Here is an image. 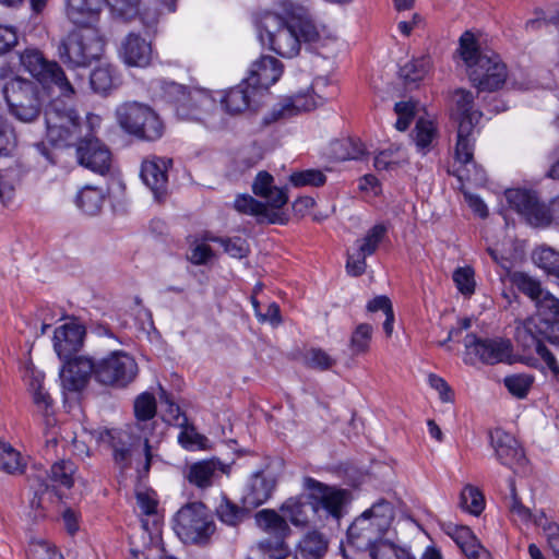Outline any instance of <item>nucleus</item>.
<instances>
[{
  "label": "nucleus",
  "instance_id": "obj_25",
  "mask_svg": "<svg viewBox=\"0 0 559 559\" xmlns=\"http://www.w3.org/2000/svg\"><path fill=\"white\" fill-rule=\"evenodd\" d=\"M490 445L500 464L509 468L522 466L525 454L518 440L509 432L497 428L489 433Z\"/></svg>",
  "mask_w": 559,
  "mask_h": 559
},
{
  "label": "nucleus",
  "instance_id": "obj_39",
  "mask_svg": "<svg viewBox=\"0 0 559 559\" xmlns=\"http://www.w3.org/2000/svg\"><path fill=\"white\" fill-rule=\"evenodd\" d=\"M255 522L261 530L273 536L272 539H277V543L285 539L290 532L286 520L271 509L257 512Z\"/></svg>",
  "mask_w": 559,
  "mask_h": 559
},
{
  "label": "nucleus",
  "instance_id": "obj_37",
  "mask_svg": "<svg viewBox=\"0 0 559 559\" xmlns=\"http://www.w3.org/2000/svg\"><path fill=\"white\" fill-rule=\"evenodd\" d=\"M234 207L241 214L255 216L259 223H284L280 212L269 210L266 204L249 194L238 195L234 202Z\"/></svg>",
  "mask_w": 559,
  "mask_h": 559
},
{
  "label": "nucleus",
  "instance_id": "obj_30",
  "mask_svg": "<svg viewBox=\"0 0 559 559\" xmlns=\"http://www.w3.org/2000/svg\"><path fill=\"white\" fill-rule=\"evenodd\" d=\"M119 57L129 67L144 68L153 58L152 41L145 37H124L119 47Z\"/></svg>",
  "mask_w": 559,
  "mask_h": 559
},
{
  "label": "nucleus",
  "instance_id": "obj_49",
  "mask_svg": "<svg viewBox=\"0 0 559 559\" xmlns=\"http://www.w3.org/2000/svg\"><path fill=\"white\" fill-rule=\"evenodd\" d=\"M373 329L368 323H360L352 333L349 349L354 356L369 352Z\"/></svg>",
  "mask_w": 559,
  "mask_h": 559
},
{
  "label": "nucleus",
  "instance_id": "obj_33",
  "mask_svg": "<svg viewBox=\"0 0 559 559\" xmlns=\"http://www.w3.org/2000/svg\"><path fill=\"white\" fill-rule=\"evenodd\" d=\"M273 176L267 171H260L252 185L253 193L266 200L273 211L282 209L288 201L286 188H277L273 185Z\"/></svg>",
  "mask_w": 559,
  "mask_h": 559
},
{
  "label": "nucleus",
  "instance_id": "obj_10",
  "mask_svg": "<svg viewBox=\"0 0 559 559\" xmlns=\"http://www.w3.org/2000/svg\"><path fill=\"white\" fill-rule=\"evenodd\" d=\"M254 25L259 35H277L283 32L287 35H319L310 14L302 8L285 16L264 12L254 19Z\"/></svg>",
  "mask_w": 559,
  "mask_h": 559
},
{
  "label": "nucleus",
  "instance_id": "obj_32",
  "mask_svg": "<svg viewBox=\"0 0 559 559\" xmlns=\"http://www.w3.org/2000/svg\"><path fill=\"white\" fill-rule=\"evenodd\" d=\"M317 102L306 94H296L275 105L272 110L263 117V124L267 126L282 119L290 118L300 111H309L317 107Z\"/></svg>",
  "mask_w": 559,
  "mask_h": 559
},
{
  "label": "nucleus",
  "instance_id": "obj_50",
  "mask_svg": "<svg viewBox=\"0 0 559 559\" xmlns=\"http://www.w3.org/2000/svg\"><path fill=\"white\" fill-rule=\"evenodd\" d=\"M386 234V227L382 224L374 225L368 230L366 236L356 241L357 251L361 255H371L376 252L379 243L383 240Z\"/></svg>",
  "mask_w": 559,
  "mask_h": 559
},
{
  "label": "nucleus",
  "instance_id": "obj_9",
  "mask_svg": "<svg viewBox=\"0 0 559 559\" xmlns=\"http://www.w3.org/2000/svg\"><path fill=\"white\" fill-rule=\"evenodd\" d=\"M20 60L24 69L43 86H56L63 98L75 95V88L60 64L47 60L39 50L26 49Z\"/></svg>",
  "mask_w": 559,
  "mask_h": 559
},
{
  "label": "nucleus",
  "instance_id": "obj_24",
  "mask_svg": "<svg viewBox=\"0 0 559 559\" xmlns=\"http://www.w3.org/2000/svg\"><path fill=\"white\" fill-rule=\"evenodd\" d=\"M276 484V476L270 471L269 465L255 471L247 483L242 503L248 509H255L262 506L272 497Z\"/></svg>",
  "mask_w": 559,
  "mask_h": 559
},
{
  "label": "nucleus",
  "instance_id": "obj_35",
  "mask_svg": "<svg viewBox=\"0 0 559 559\" xmlns=\"http://www.w3.org/2000/svg\"><path fill=\"white\" fill-rule=\"evenodd\" d=\"M281 510L293 525L302 527L308 526L318 512L313 501L309 500L308 493L287 499Z\"/></svg>",
  "mask_w": 559,
  "mask_h": 559
},
{
  "label": "nucleus",
  "instance_id": "obj_4",
  "mask_svg": "<svg viewBox=\"0 0 559 559\" xmlns=\"http://www.w3.org/2000/svg\"><path fill=\"white\" fill-rule=\"evenodd\" d=\"M115 117L124 133L140 141L155 142L165 133V123L159 114L145 103L124 102L117 106Z\"/></svg>",
  "mask_w": 559,
  "mask_h": 559
},
{
  "label": "nucleus",
  "instance_id": "obj_28",
  "mask_svg": "<svg viewBox=\"0 0 559 559\" xmlns=\"http://www.w3.org/2000/svg\"><path fill=\"white\" fill-rule=\"evenodd\" d=\"M229 473V465L217 459L203 460L191 464L186 473L190 484L204 489L213 486L223 474Z\"/></svg>",
  "mask_w": 559,
  "mask_h": 559
},
{
  "label": "nucleus",
  "instance_id": "obj_13",
  "mask_svg": "<svg viewBox=\"0 0 559 559\" xmlns=\"http://www.w3.org/2000/svg\"><path fill=\"white\" fill-rule=\"evenodd\" d=\"M304 488L308 491L309 500L313 501L318 511L323 510L329 518L340 521L353 501L348 489L329 486L312 477L304 478Z\"/></svg>",
  "mask_w": 559,
  "mask_h": 559
},
{
  "label": "nucleus",
  "instance_id": "obj_62",
  "mask_svg": "<svg viewBox=\"0 0 559 559\" xmlns=\"http://www.w3.org/2000/svg\"><path fill=\"white\" fill-rule=\"evenodd\" d=\"M16 146V136L12 126L0 114V155H9Z\"/></svg>",
  "mask_w": 559,
  "mask_h": 559
},
{
  "label": "nucleus",
  "instance_id": "obj_52",
  "mask_svg": "<svg viewBox=\"0 0 559 559\" xmlns=\"http://www.w3.org/2000/svg\"><path fill=\"white\" fill-rule=\"evenodd\" d=\"M429 60L426 58L416 59L405 63L400 69V75L407 86L421 81L428 72Z\"/></svg>",
  "mask_w": 559,
  "mask_h": 559
},
{
  "label": "nucleus",
  "instance_id": "obj_60",
  "mask_svg": "<svg viewBox=\"0 0 559 559\" xmlns=\"http://www.w3.org/2000/svg\"><path fill=\"white\" fill-rule=\"evenodd\" d=\"M305 94L308 95V99L312 97L318 103V107L334 96L335 87L330 85V82L326 78L319 76L313 80L310 86V91L306 92Z\"/></svg>",
  "mask_w": 559,
  "mask_h": 559
},
{
  "label": "nucleus",
  "instance_id": "obj_23",
  "mask_svg": "<svg viewBox=\"0 0 559 559\" xmlns=\"http://www.w3.org/2000/svg\"><path fill=\"white\" fill-rule=\"evenodd\" d=\"M76 158L80 165L102 176L106 175L111 166L110 151L96 138H85L79 142Z\"/></svg>",
  "mask_w": 559,
  "mask_h": 559
},
{
  "label": "nucleus",
  "instance_id": "obj_63",
  "mask_svg": "<svg viewBox=\"0 0 559 559\" xmlns=\"http://www.w3.org/2000/svg\"><path fill=\"white\" fill-rule=\"evenodd\" d=\"M536 17L530 20L525 24V32L527 33H536L545 31L544 26L554 25L559 32V11L554 15L546 17L545 12L542 9H537L535 11Z\"/></svg>",
  "mask_w": 559,
  "mask_h": 559
},
{
  "label": "nucleus",
  "instance_id": "obj_29",
  "mask_svg": "<svg viewBox=\"0 0 559 559\" xmlns=\"http://www.w3.org/2000/svg\"><path fill=\"white\" fill-rule=\"evenodd\" d=\"M262 97L251 93V85L243 79L237 86L226 92L221 103L225 111L230 115L240 114L247 109H258Z\"/></svg>",
  "mask_w": 559,
  "mask_h": 559
},
{
  "label": "nucleus",
  "instance_id": "obj_55",
  "mask_svg": "<svg viewBox=\"0 0 559 559\" xmlns=\"http://www.w3.org/2000/svg\"><path fill=\"white\" fill-rule=\"evenodd\" d=\"M533 382L534 377L526 373L508 376L503 380L509 392L518 399H524L527 395Z\"/></svg>",
  "mask_w": 559,
  "mask_h": 559
},
{
  "label": "nucleus",
  "instance_id": "obj_59",
  "mask_svg": "<svg viewBox=\"0 0 559 559\" xmlns=\"http://www.w3.org/2000/svg\"><path fill=\"white\" fill-rule=\"evenodd\" d=\"M436 129L431 121L419 119L415 127V143L419 151L424 154L428 151L433 138Z\"/></svg>",
  "mask_w": 559,
  "mask_h": 559
},
{
  "label": "nucleus",
  "instance_id": "obj_56",
  "mask_svg": "<svg viewBox=\"0 0 559 559\" xmlns=\"http://www.w3.org/2000/svg\"><path fill=\"white\" fill-rule=\"evenodd\" d=\"M258 552L260 559H285L288 556V548L285 545V539L266 538L259 543Z\"/></svg>",
  "mask_w": 559,
  "mask_h": 559
},
{
  "label": "nucleus",
  "instance_id": "obj_22",
  "mask_svg": "<svg viewBox=\"0 0 559 559\" xmlns=\"http://www.w3.org/2000/svg\"><path fill=\"white\" fill-rule=\"evenodd\" d=\"M283 74V64L273 57L264 56L251 64L245 79L251 85V93L262 98Z\"/></svg>",
  "mask_w": 559,
  "mask_h": 559
},
{
  "label": "nucleus",
  "instance_id": "obj_51",
  "mask_svg": "<svg viewBox=\"0 0 559 559\" xmlns=\"http://www.w3.org/2000/svg\"><path fill=\"white\" fill-rule=\"evenodd\" d=\"M534 263L547 274L557 276L559 273V253L551 248L542 247L533 252Z\"/></svg>",
  "mask_w": 559,
  "mask_h": 559
},
{
  "label": "nucleus",
  "instance_id": "obj_16",
  "mask_svg": "<svg viewBox=\"0 0 559 559\" xmlns=\"http://www.w3.org/2000/svg\"><path fill=\"white\" fill-rule=\"evenodd\" d=\"M509 204L535 227H545L554 223L552 201L549 205L540 202L533 191L511 189L506 193Z\"/></svg>",
  "mask_w": 559,
  "mask_h": 559
},
{
  "label": "nucleus",
  "instance_id": "obj_61",
  "mask_svg": "<svg viewBox=\"0 0 559 559\" xmlns=\"http://www.w3.org/2000/svg\"><path fill=\"white\" fill-rule=\"evenodd\" d=\"M305 361L308 367L322 371L330 369L336 362L335 359L321 348H310L305 354Z\"/></svg>",
  "mask_w": 559,
  "mask_h": 559
},
{
  "label": "nucleus",
  "instance_id": "obj_57",
  "mask_svg": "<svg viewBox=\"0 0 559 559\" xmlns=\"http://www.w3.org/2000/svg\"><path fill=\"white\" fill-rule=\"evenodd\" d=\"M289 181L294 187H321L325 183L326 177L321 170L306 169L293 173L289 177Z\"/></svg>",
  "mask_w": 559,
  "mask_h": 559
},
{
  "label": "nucleus",
  "instance_id": "obj_5",
  "mask_svg": "<svg viewBox=\"0 0 559 559\" xmlns=\"http://www.w3.org/2000/svg\"><path fill=\"white\" fill-rule=\"evenodd\" d=\"M515 338L524 352H535L551 370L557 368L556 358L544 341L559 346V317L535 314L516 328Z\"/></svg>",
  "mask_w": 559,
  "mask_h": 559
},
{
  "label": "nucleus",
  "instance_id": "obj_1",
  "mask_svg": "<svg viewBox=\"0 0 559 559\" xmlns=\"http://www.w3.org/2000/svg\"><path fill=\"white\" fill-rule=\"evenodd\" d=\"M395 519L392 502L379 499L356 516L347 528V544L359 551L370 552L384 540Z\"/></svg>",
  "mask_w": 559,
  "mask_h": 559
},
{
  "label": "nucleus",
  "instance_id": "obj_11",
  "mask_svg": "<svg viewBox=\"0 0 559 559\" xmlns=\"http://www.w3.org/2000/svg\"><path fill=\"white\" fill-rule=\"evenodd\" d=\"M139 372L135 359L123 350H114L96 360L95 381L116 389L127 388Z\"/></svg>",
  "mask_w": 559,
  "mask_h": 559
},
{
  "label": "nucleus",
  "instance_id": "obj_53",
  "mask_svg": "<svg viewBox=\"0 0 559 559\" xmlns=\"http://www.w3.org/2000/svg\"><path fill=\"white\" fill-rule=\"evenodd\" d=\"M371 559H415L411 551L388 539L369 552Z\"/></svg>",
  "mask_w": 559,
  "mask_h": 559
},
{
  "label": "nucleus",
  "instance_id": "obj_46",
  "mask_svg": "<svg viewBox=\"0 0 559 559\" xmlns=\"http://www.w3.org/2000/svg\"><path fill=\"white\" fill-rule=\"evenodd\" d=\"M104 203V192L102 189L86 186L76 197V205L87 215L99 213Z\"/></svg>",
  "mask_w": 559,
  "mask_h": 559
},
{
  "label": "nucleus",
  "instance_id": "obj_47",
  "mask_svg": "<svg viewBox=\"0 0 559 559\" xmlns=\"http://www.w3.org/2000/svg\"><path fill=\"white\" fill-rule=\"evenodd\" d=\"M453 175L457 177L461 182H471L475 186H483L486 180V171L484 168L476 164L474 158L471 162H465L459 164L457 167L454 168Z\"/></svg>",
  "mask_w": 559,
  "mask_h": 559
},
{
  "label": "nucleus",
  "instance_id": "obj_44",
  "mask_svg": "<svg viewBox=\"0 0 559 559\" xmlns=\"http://www.w3.org/2000/svg\"><path fill=\"white\" fill-rule=\"evenodd\" d=\"M25 466L21 453L10 443L0 440V471L9 475H21Z\"/></svg>",
  "mask_w": 559,
  "mask_h": 559
},
{
  "label": "nucleus",
  "instance_id": "obj_58",
  "mask_svg": "<svg viewBox=\"0 0 559 559\" xmlns=\"http://www.w3.org/2000/svg\"><path fill=\"white\" fill-rule=\"evenodd\" d=\"M204 240L219 242L224 250L233 258L241 259L249 252V246L246 239L241 237L219 238V237H205Z\"/></svg>",
  "mask_w": 559,
  "mask_h": 559
},
{
  "label": "nucleus",
  "instance_id": "obj_17",
  "mask_svg": "<svg viewBox=\"0 0 559 559\" xmlns=\"http://www.w3.org/2000/svg\"><path fill=\"white\" fill-rule=\"evenodd\" d=\"M134 415L138 421V427L141 431H143V452H144V461L142 464H138L135 466L136 478L142 479L146 477L150 473L152 462H153V445L151 444V439L146 429L148 428L150 421L156 415V399L153 394L148 392H144L140 394L134 401Z\"/></svg>",
  "mask_w": 559,
  "mask_h": 559
},
{
  "label": "nucleus",
  "instance_id": "obj_64",
  "mask_svg": "<svg viewBox=\"0 0 559 559\" xmlns=\"http://www.w3.org/2000/svg\"><path fill=\"white\" fill-rule=\"evenodd\" d=\"M399 148L380 151L373 158V166L378 171L392 170L400 166Z\"/></svg>",
  "mask_w": 559,
  "mask_h": 559
},
{
  "label": "nucleus",
  "instance_id": "obj_43",
  "mask_svg": "<svg viewBox=\"0 0 559 559\" xmlns=\"http://www.w3.org/2000/svg\"><path fill=\"white\" fill-rule=\"evenodd\" d=\"M445 533L453 539L465 557L473 555L475 549H479L480 543L467 526L449 524Z\"/></svg>",
  "mask_w": 559,
  "mask_h": 559
},
{
  "label": "nucleus",
  "instance_id": "obj_40",
  "mask_svg": "<svg viewBox=\"0 0 559 559\" xmlns=\"http://www.w3.org/2000/svg\"><path fill=\"white\" fill-rule=\"evenodd\" d=\"M474 128L468 120H464L457 126L456 144H455V163L461 164L471 162L474 156Z\"/></svg>",
  "mask_w": 559,
  "mask_h": 559
},
{
  "label": "nucleus",
  "instance_id": "obj_45",
  "mask_svg": "<svg viewBox=\"0 0 559 559\" xmlns=\"http://www.w3.org/2000/svg\"><path fill=\"white\" fill-rule=\"evenodd\" d=\"M76 465L70 460L55 462L48 474V480L52 487H64L70 489L74 484Z\"/></svg>",
  "mask_w": 559,
  "mask_h": 559
},
{
  "label": "nucleus",
  "instance_id": "obj_54",
  "mask_svg": "<svg viewBox=\"0 0 559 559\" xmlns=\"http://www.w3.org/2000/svg\"><path fill=\"white\" fill-rule=\"evenodd\" d=\"M460 506L463 510L478 515L485 507L484 496L477 488L468 485L461 492Z\"/></svg>",
  "mask_w": 559,
  "mask_h": 559
},
{
  "label": "nucleus",
  "instance_id": "obj_19",
  "mask_svg": "<svg viewBox=\"0 0 559 559\" xmlns=\"http://www.w3.org/2000/svg\"><path fill=\"white\" fill-rule=\"evenodd\" d=\"M512 283L521 293L535 302L536 314L542 317H559V299L548 290H545L539 281L526 273L515 272L512 275Z\"/></svg>",
  "mask_w": 559,
  "mask_h": 559
},
{
  "label": "nucleus",
  "instance_id": "obj_34",
  "mask_svg": "<svg viewBox=\"0 0 559 559\" xmlns=\"http://www.w3.org/2000/svg\"><path fill=\"white\" fill-rule=\"evenodd\" d=\"M330 546L329 537L318 531L311 530L302 535L295 549V559H323Z\"/></svg>",
  "mask_w": 559,
  "mask_h": 559
},
{
  "label": "nucleus",
  "instance_id": "obj_3",
  "mask_svg": "<svg viewBox=\"0 0 559 559\" xmlns=\"http://www.w3.org/2000/svg\"><path fill=\"white\" fill-rule=\"evenodd\" d=\"M152 92L171 104L179 119L201 122L216 108V100L205 90L188 88L175 81L156 79L151 83Z\"/></svg>",
  "mask_w": 559,
  "mask_h": 559
},
{
  "label": "nucleus",
  "instance_id": "obj_15",
  "mask_svg": "<svg viewBox=\"0 0 559 559\" xmlns=\"http://www.w3.org/2000/svg\"><path fill=\"white\" fill-rule=\"evenodd\" d=\"M104 37H64L58 46V55L69 67H87L104 52Z\"/></svg>",
  "mask_w": 559,
  "mask_h": 559
},
{
  "label": "nucleus",
  "instance_id": "obj_36",
  "mask_svg": "<svg viewBox=\"0 0 559 559\" xmlns=\"http://www.w3.org/2000/svg\"><path fill=\"white\" fill-rule=\"evenodd\" d=\"M451 115L457 122V126L464 120H468L472 126H476L483 114L474 108V95L471 91L456 88L451 95Z\"/></svg>",
  "mask_w": 559,
  "mask_h": 559
},
{
  "label": "nucleus",
  "instance_id": "obj_27",
  "mask_svg": "<svg viewBox=\"0 0 559 559\" xmlns=\"http://www.w3.org/2000/svg\"><path fill=\"white\" fill-rule=\"evenodd\" d=\"M85 328L75 322L66 323L55 330L53 348L59 359H68L81 350L84 344Z\"/></svg>",
  "mask_w": 559,
  "mask_h": 559
},
{
  "label": "nucleus",
  "instance_id": "obj_14",
  "mask_svg": "<svg viewBox=\"0 0 559 559\" xmlns=\"http://www.w3.org/2000/svg\"><path fill=\"white\" fill-rule=\"evenodd\" d=\"M95 439L110 449L115 465L119 468L120 475L124 476L132 467L133 456L141 447L142 437L123 429L105 428L95 432Z\"/></svg>",
  "mask_w": 559,
  "mask_h": 559
},
{
  "label": "nucleus",
  "instance_id": "obj_48",
  "mask_svg": "<svg viewBox=\"0 0 559 559\" xmlns=\"http://www.w3.org/2000/svg\"><path fill=\"white\" fill-rule=\"evenodd\" d=\"M534 524L542 528L549 548L559 558V525L550 521L544 511L534 516Z\"/></svg>",
  "mask_w": 559,
  "mask_h": 559
},
{
  "label": "nucleus",
  "instance_id": "obj_8",
  "mask_svg": "<svg viewBox=\"0 0 559 559\" xmlns=\"http://www.w3.org/2000/svg\"><path fill=\"white\" fill-rule=\"evenodd\" d=\"M44 117L47 136L53 145L69 146L79 138L80 117L63 98L51 99L44 110Z\"/></svg>",
  "mask_w": 559,
  "mask_h": 559
},
{
  "label": "nucleus",
  "instance_id": "obj_18",
  "mask_svg": "<svg viewBox=\"0 0 559 559\" xmlns=\"http://www.w3.org/2000/svg\"><path fill=\"white\" fill-rule=\"evenodd\" d=\"M263 46H267L272 51L283 58L296 57L304 45L305 50L324 58L328 55L323 51L328 43L334 37H260Z\"/></svg>",
  "mask_w": 559,
  "mask_h": 559
},
{
  "label": "nucleus",
  "instance_id": "obj_38",
  "mask_svg": "<svg viewBox=\"0 0 559 559\" xmlns=\"http://www.w3.org/2000/svg\"><path fill=\"white\" fill-rule=\"evenodd\" d=\"M90 84L95 93L108 95L121 85V78L112 66H100L91 72Z\"/></svg>",
  "mask_w": 559,
  "mask_h": 559
},
{
  "label": "nucleus",
  "instance_id": "obj_31",
  "mask_svg": "<svg viewBox=\"0 0 559 559\" xmlns=\"http://www.w3.org/2000/svg\"><path fill=\"white\" fill-rule=\"evenodd\" d=\"M317 102L306 94H296L275 105L272 110L263 117V124L267 126L282 119L290 118L300 111H309L317 107Z\"/></svg>",
  "mask_w": 559,
  "mask_h": 559
},
{
  "label": "nucleus",
  "instance_id": "obj_21",
  "mask_svg": "<svg viewBox=\"0 0 559 559\" xmlns=\"http://www.w3.org/2000/svg\"><path fill=\"white\" fill-rule=\"evenodd\" d=\"M67 19L76 27L104 33L99 25L104 0H64Z\"/></svg>",
  "mask_w": 559,
  "mask_h": 559
},
{
  "label": "nucleus",
  "instance_id": "obj_42",
  "mask_svg": "<svg viewBox=\"0 0 559 559\" xmlns=\"http://www.w3.org/2000/svg\"><path fill=\"white\" fill-rule=\"evenodd\" d=\"M250 510L245 504L239 507L226 495H222L221 502L215 508V513L224 524L236 526L243 521Z\"/></svg>",
  "mask_w": 559,
  "mask_h": 559
},
{
  "label": "nucleus",
  "instance_id": "obj_26",
  "mask_svg": "<svg viewBox=\"0 0 559 559\" xmlns=\"http://www.w3.org/2000/svg\"><path fill=\"white\" fill-rule=\"evenodd\" d=\"M173 160L165 157H153L142 163L141 178L151 189L155 200L163 201L168 192V169Z\"/></svg>",
  "mask_w": 559,
  "mask_h": 559
},
{
  "label": "nucleus",
  "instance_id": "obj_41",
  "mask_svg": "<svg viewBox=\"0 0 559 559\" xmlns=\"http://www.w3.org/2000/svg\"><path fill=\"white\" fill-rule=\"evenodd\" d=\"M364 154L365 146L356 139L334 140L330 144V156L335 160L359 159Z\"/></svg>",
  "mask_w": 559,
  "mask_h": 559
},
{
  "label": "nucleus",
  "instance_id": "obj_7",
  "mask_svg": "<svg viewBox=\"0 0 559 559\" xmlns=\"http://www.w3.org/2000/svg\"><path fill=\"white\" fill-rule=\"evenodd\" d=\"M3 95L10 112L22 122H33L41 114L44 98L37 83L22 79H11L3 87Z\"/></svg>",
  "mask_w": 559,
  "mask_h": 559
},
{
  "label": "nucleus",
  "instance_id": "obj_6",
  "mask_svg": "<svg viewBox=\"0 0 559 559\" xmlns=\"http://www.w3.org/2000/svg\"><path fill=\"white\" fill-rule=\"evenodd\" d=\"M215 530L213 516L202 502L186 503L174 516V531L185 544H206Z\"/></svg>",
  "mask_w": 559,
  "mask_h": 559
},
{
  "label": "nucleus",
  "instance_id": "obj_12",
  "mask_svg": "<svg viewBox=\"0 0 559 559\" xmlns=\"http://www.w3.org/2000/svg\"><path fill=\"white\" fill-rule=\"evenodd\" d=\"M464 361L474 366L477 362L485 365H497L510 362L513 347L509 340L502 337L483 338L474 333L465 335Z\"/></svg>",
  "mask_w": 559,
  "mask_h": 559
},
{
  "label": "nucleus",
  "instance_id": "obj_2",
  "mask_svg": "<svg viewBox=\"0 0 559 559\" xmlns=\"http://www.w3.org/2000/svg\"><path fill=\"white\" fill-rule=\"evenodd\" d=\"M459 53L478 91L493 92L503 86L508 76L506 64L495 51L481 48L477 37H460Z\"/></svg>",
  "mask_w": 559,
  "mask_h": 559
},
{
  "label": "nucleus",
  "instance_id": "obj_20",
  "mask_svg": "<svg viewBox=\"0 0 559 559\" xmlns=\"http://www.w3.org/2000/svg\"><path fill=\"white\" fill-rule=\"evenodd\" d=\"M62 361L60 380L63 390L80 392L87 385L91 377L95 379L96 360L91 357L74 355Z\"/></svg>",
  "mask_w": 559,
  "mask_h": 559
}]
</instances>
